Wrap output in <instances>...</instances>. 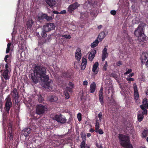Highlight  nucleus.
Returning a JSON list of instances; mask_svg holds the SVG:
<instances>
[{"mask_svg":"<svg viewBox=\"0 0 148 148\" xmlns=\"http://www.w3.org/2000/svg\"><path fill=\"white\" fill-rule=\"evenodd\" d=\"M47 68L45 67H42L40 65L35 66L33 73H31V77L33 82L37 83L39 78L42 81H46L49 80V77L47 75Z\"/></svg>","mask_w":148,"mask_h":148,"instance_id":"obj_1","label":"nucleus"},{"mask_svg":"<svg viewBox=\"0 0 148 148\" xmlns=\"http://www.w3.org/2000/svg\"><path fill=\"white\" fill-rule=\"evenodd\" d=\"M119 138L121 145L125 148H133L132 145L129 143L130 140L128 137L119 134Z\"/></svg>","mask_w":148,"mask_h":148,"instance_id":"obj_2","label":"nucleus"},{"mask_svg":"<svg viewBox=\"0 0 148 148\" xmlns=\"http://www.w3.org/2000/svg\"><path fill=\"white\" fill-rule=\"evenodd\" d=\"M144 25L143 23H141L135 30L134 34L136 37H140L143 34V28Z\"/></svg>","mask_w":148,"mask_h":148,"instance_id":"obj_3","label":"nucleus"},{"mask_svg":"<svg viewBox=\"0 0 148 148\" xmlns=\"http://www.w3.org/2000/svg\"><path fill=\"white\" fill-rule=\"evenodd\" d=\"M45 107L41 104L37 105L36 108V113L38 115L43 114L46 110Z\"/></svg>","mask_w":148,"mask_h":148,"instance_id":"obj_4","label":"nucleus"},{"mask_svg":"<svg viewBox=\"0 0 148 148\" xmlns=\"http://www.w3.org/2000/svg\"><path fill=\"white\" fill-rule=\"evenodd\" d=\"M54 119L61 124L65 123L67 121L65 117L61 114H56L54 117Z\"/></svg>","mask_w":148,"mask_h":148,"instance_id":"obj_5","label":"nucleus"},{"mask_svg":"<svg viewBox=\"0 0 148 148\" xmlns=\"http://www.w3.org/2000/svg\"><path fill=\"white\" fill-rule=\"evenodd\" d=\"M5 101L4 109L7 113L8 114L10 109L12 106L11 98L10 97H8L5 99Z\"/></svg>","mask_w":148,"mask_h":148,"instance_id":"obj_6","label":"nucleus"},{"mask_svg":"<svg viewBox=\"0 0 148 148\" xmlns=\"http://www.w3.org/2000/svg\"><path fill=\"white\" fill-rule=\"evenodd\" d=\"M55 26L54 23H48L44 25L43 27V30L47 32L50 31L51 30L54 29Z\"/></svg>","mask_w":148,"mask_h":148,"instance_id":"obj_7","label":"nucleus"},{"mask_svg":"<svg viewBox=\"0 0 148 148\" xmlns=\"http://www.w3.org/2000/svg\"><path fill=\"white\" fill-rule=\"evenodd\" d=\"M79 5L77 2H75L70 5L68 8V11L70 13H72L73 10L76 9L79 6Z\"/></svg>","mask_w":148,"mask_h":148,"instance_id":"obj_8","label":"nucleus"},{"mask_svg":"<svg viewBox=\"0 0 148 148\" xmlns=\"http://www.w3.org/2000/svg\"><path fill=\"white\" fill-rule=\"evenodd\" d=\"M81 49L79 48H77L75 53V57L77 60H79L81 59Z\"/></svg>","mask_w":148,"mask_h":148,"instance_id":"obj_9","label":"nucleus"},{"mask_svg":"<svg viewBox=\"0 0 148 148\" xmlns=\"http://www.w3.org/2000/svg\"><path fill=\"white\" fill-rule=\"evenodd\" d=\"M107 49L105 47L102 51V61H104L105 59L107 57L108 54L107 52Z\"/></svg>","mask_w":148,"mask_h":148,"instance_id":"obj_10","label":"nucleus"},{"mask_svg":"<svg viewBox=\"0 0 148 148\" xmlns=\"http://www.w3.org/2000/svg\"><path fill=\"white\" fill-rule=\"evenodd\" d=\"M43 82H45L44 86V87L48 89L52 87L51 84L53 82L52 80L49 79L47 81Z\"/></svg>","mask_w":148,"mask_h":148,"instance_id":"obj_11","label":"nucleus"},{"mask_svg":"<svg viewBox=\"0 0 148 148\" xmlns=\"http://www.w3.org/2000/svg\"><path fill=\"white\" fill-rule=\"evenodd\" d=\"M31 132V129L29 128H26L24 129L22 131V132L24 135L27 137L29 136V134Z\"/></svg>","mask_w":148,"mask_h":148,"instance_id":"obj_12","label":"nucleus"},{"mask_svg":"<svg viewBox=\"0 0 148 148\" xmlns=\"http://www.w3.org/2000/svg\"><path fill=\"white\" fill-rule=\"evenodd\" d=\"M11 95L14 99H17L18 98V94L17 90L16 88H14L11 93Z\"/></svg>","mask_w":148,"mask_h":148,"instance_id":"obj_13","label":"nucleus"},{"mask_svg":"<svg viewBox=\"0 0 148 148\" xmlns=\"http://www.w3.org/2000/svg\"><path fill=\"white\" fill-rule=\"evenodd\" d=\"M45 2L50 7L53 6L56 4V2L55 0H45Z\"/></svg>","mask_w":148,"mask_h":148,"instance_id":"obj_14","label":"nucleus"},{"mask_svg":"<svg viewBox=\"0 0 148 148\" xmlns=\"http://www.w3.org/2000/svg\"><path fill=\"white\" fill-rule=\"evenodd\" d=\"M82 63L81 65V69L82 70H84L87 64V60L86 58L83 57L82 59Z\"/></svg>","mask_w":148,"mask_h":148,"instance_id":"obj_15","label":"nucleus"},{"mask_svg":"<svg viewBox=\"0 0 148 148\" xmlns=\"http://www.w3.org/2000/svg\"><path fill=\"white\" fill-rule=\"evenodd\" d=\"M58 99L57 97L54 95L49 96L48 97V99L51 102L56 101Z\"/></svg>","mask_w":148,"mask_h":148,"instance_id":"obj_16","label":"nucleus"},{"mask_svg":"<svg viewBox=\"0 0 148 148\" xmlns=\"http://www.w3.org/2000/svg\"><path fill=\"white\" fill-rule=\"evenodd\" d=\"M99 65L98 62H96L94 64L92 67V71L96 74H97L98 72V70H96L98 67Z\"/></svg>","mask_w":148,"mask_h":148,"instance_id":"obj_17","label":"nucleus"},{"mask_svg":"<svg viewBox=\"0 0 148 148\" xmlns=\"http://www.w3.org/2000/svg\"><path fill=\"white\" fill-rule=\"evenodd\" d=\"M34 23V22L33 21L32 19H29L27 21L26 23L27 27L29 29L31 28L33 25Z\"/></svg>","mask_w":148,"mask_h":148,"instance_id":"obj_18","label":"nucleus"},{"mask_svg":"<svg viewBox=\"0 0 148 148\" xmlns=\"http://www.w3.org/2000/svg\"><path fill=\"white\" fill-rule=\"evenodd\" d=\"M9 71L7 70H5L2 74V76L5 80L8 79L10 78V76L8 75Z\"/></svg>","mask_w":148,"mask_h":148,"instance_id":"obj_19","label":"nucleus"},{"mask_svg":"<svg viewBox=\"0 0 148 148\" xmlns=\"http://www.w3.org/2000/svg\"><path fill=\"white\" fill-rule=\"evenodd\" d=\"M96 85L95 83L93 82L90 85V92L91 93H93L95 90Z\"/></svg>","mask_w":148,"mask_h":148,"instance_id":"obj_20","label":"nucleus"},{"mask_svg":"<svg viewBox=\"0 0 148 148\" xmlns=\"http://www.w3.org/2000/svg\"><path fill=\"white\" fill-rule=\"evenodd\" d=\"M9 130H10L8 132V136L10 140H11L13 139V136L12 135V127H9L8 128Z\"/></svg>","mask_w":148,"mask_h":148,"instance_id":"obj_21","label":"nucleus"},{"mask_svg":"<svg viewBox=\"0 0 148 148\" xmlns=\"http://www.w3.org/2000/svg\"><path fill=\"white\" fill-rule=\"evenodd\" d=\"M2 82L0 86V92H2L3 90V88L6 86V82H4L3 79L2 77Z\"/></svg>","mask_w":148,"mask_h":148,"instance_id":"obj_22","label":"nucleus"},{"mask_svg":"<svg viewBox=\"0 0 148 148\" xmlns=\"http://www.w3.org/2000/svg\"><path fill=\"white\" fill-rule=\"evenodd\" d=\"M46 16V14L41 13L38 16V18L39 20H43L45 19Z\"/></svg>","mask_w":148,"mask_h":148,"instance_id":"obj_23","label":"nucleus"},{"mask_svg":"<svg viewBox=\"0 0 148 148\" xmlns=\"http://www.w3.org/2000/svg\"><path fill=\"white\" fill-rule=\"evenodd\" d=\"M99 42L97 39H96L91 44V47L92 48H94L97 46Z\"/></svg>","mask_w":148,"mask_h":148,"instance_id":"obj_24","label":"nucleus"},{"mask_svg":"<svg viewBox=\"0 0 148 148\" xmlns=\"http://www.w3.org/2000/svg\"><path fill=\"white\" fill-rule=\"evenodd\" d=\"M147 38L143 34L140 37H138V39L142 41L147 40Z\"/></svg>","mask_w":148,"mask_h":148,"instance_id":"obj_25","label":"nucleus"},{"mask_svg":"<svg viewBox=\"0 0 148 148\" xmlns=\"http://www.w3.org/2000/svg\"><path fill=\"white\" fill-rule=\"evenodd\" d=\"M106 36V35L104 32H101L99 35L98 37L99 39L102 40Z\"/></svg>","mask_w":148,"mask_h":148,"instance_id":"obj_26","label":"nucleus"},{"mask_svg":"<svg viewBox=\"0 0 148 148\" xmlns=\"http://www.w3.org/2000/svg\"><path fill=\"white\" fill-rule=\"evenodd\" d=\"M148 131L147 130H145L143 131L142 133V137L143 138H145L148 136Z\"/></svg>","mask_w":148,"mask_h":148,"instance_id":"obj_27","label":"nucleus"},{"mask_svg":"<svg viewBox=\"0 0 148 148\" xmlns=\"http://www.w3.org/2000/svg\"><path fill=\"white\" fill-rule=\"evenodd\" d=\"M99 95V101L101 104L102 105H103L104 103V101H103V95Z\"/></svg>","mask_w":148,"mask_h":148,"instance_id":"obj_28","label":"nucleus"},{"mask_svg":"<svg viewBox=\"0 0 148 148\" xmlns=\"http://www.w3.org/2000/svg\"><path fill=\"white\" fill-rule=\"evenodd\" d=\"M80 135L82 139L83 140H86V135L84 132H81Z\"/></svg>","mask_w":148,"mask_h":148,"instance_id":"obj_29","label":"nucleus"},{"mask_svg":"<svg viewBox=\"0 0 148 148\" xmlns=\"http://www.w3.org/2000/svg\"><path fill=\"white\" fill-rule=\"evenodd\" d=\"M81 18L84 19L88 17L87 13H82L81 14Z\"/></svg>","mask_w":148,"mask_h":148,"instance_id":"obj_30","label":"nucleus"},{"mask_svg":"<svg viewBox=\"0 0 148 148\" xmlns=\"http://www.w3.org/2000/svg\"><path fill=\"white\" fill-rule=\"evenodd\" d=\"M144 117V116L142 114H138V121L139 122H141L143 120Z\"/></svg>","mask_w":148,"mask_h":148,"instance_id":"obj_31","label":"nucleus"},{"mask_svg":"<svg viewBox=\"0 0 148 148\" xmlns=\"http://www.w3.org/2000/svg\"><path fill=\"white\" fill-rule=\"evenodd\" d=\"M99 123L98 120H97L95 125V130H98L99 128Z\"/></svg>","mask_w":148,"mask_h":148,"instance_id":"obj_32","label":"nucleus"},{"mask_svg":"<svg viewBox=\"0 0 148 148\" xmlns=\"http://www.w3.org/2000/svg\"><path fill=\"white\" fill-rule=\"evenodd\" d=\"M134 99L136 100H137L139 96V94L138 92H134Z\"/></svg>","mask_w":148,"mask_h":148,"instance_id":"obj_33","label":"nucleus"},{"mask_svg":"<svg viewBox=\"0 0 148 148\" xmlns=\"http://www.w3.org/2000/svg\"><path fill=\"white\" fill-rule=\"evenodd\" d=\"M143 105L145 106L147 108H148V103L147 99H144L143 101Z\"/></svg>","mask_w":148,"mask_h":148,"instance_id":"obj_34","label":"nucleus"},{"mask_svg":"<svg viewBox=\"0 0 148 148\" xmlns=\"http://www.w3.org/2000/svg\"><path fill=\"white\" fill-rule=\"evenodd\" d=\"M64 95L65 96V98L66 99H68L70 97L69 94L67 91H64Z\"/></svg>","mask_w":148,"mask_h":148,"instance_id":"obj_35","label":"nucleus"},{"mask_svg":"<svg viewBox=\"0 0 148 148\" xmlns=\"http://www.w3.org/2000/svg\"><path fill=\"white\" fill-rule=\"evenodd\" d=\"M88 3L90 5H92V6L97 5V2L94 1V3H93V0H88Z\"/></svg>","mask_w":148,"mask_h":148,"instance_id":"obj_36","label":"nucleus"},{"mask_svg":"<svg viewBox=\"0 0 148 148\" xmlns=\"http://www.w3.org/2000/svg\"><path fill=\"white\" fill-rule=\"evenodd\" d=\"M10 64L8 63H6L5 65V70H8L9 71H10Z\"/></svg>","mask_w":148,"mask_h":148,"instance_id":"obj_37","label":"nucleus"},{"mask_svg":"<svg viewBox=\"0 0 148 148\" xmlns=\"http://www.w3.org/2000/svg\"><path fill=\"white\" fill-rule=\"evenodd\" d=\"M95 132L96 133H98L100 134H102L104 133L103 130L101 129H99L97 130H95Z\"/></svg>","mask_w":148,"mask_h":148,"instance_id":"obj_38","label":"nucleus"},{"mask_svg":"<svg viewBox=\"0 0 148 148\" xmlns=\"http://www.w3.org/2000/svg\"><path fill=\"white\" fill-rule=\"evenodd\" d=\"M86 140H83L80 144V148H84L85 147Z\"/></svg>","mask_w":148,"mask_h":148,"instance_id":"obj_39","label":"nucleus"},{"mask_svg":"<svg viewBox=\"0 0 148 148\" xmlns=\"http://www.w3.org/2000/svg\"><path fill=\"white\" fill-rule=\"evenodd\" d=\"M46 32H45L43 29L41 33V35L42 37L43 38H45L47 36V34Z\"/></svg>","mask_w":148,"mask_h":148,"instance_id":"obj_40","label":"nucleus"},{"mask_svg":"<svg viewBox=\"0 0 148 148\" xmlns=\"http://www.w3.org/2000/svg\"><path fill=\"white\" fill-rule=\"evenodd\" d=\"M53 19V18L51 16H49L46 14L45 19L47 21H51Z\"/></svg>","mask_w":148,"mask_h":148,"instance_id":"obj_41","label":"nucleus"},{"mask_svg":"<svg viewBox=\"0 0 148 148\" xmlns=\"http://www.w3.org/2000/svg\"><path fill=\"white\" fill-rule=\"evenodd\" d=\"M61 37L66 39H70L71 38V36L69 35L65 34L64 35H62Z\"/></svg>","mask_w":148,"mask_h":148,"instance_id":"obj_42","label":"nucleus"},{"mask_svg":"<svg viewBox=\"0 0 148 148\" xmlns=\"http://www.w3.org/2000/svg\"><path fill=\"white\" fill-rule=\"evenodd\" d=\"M95 56L90 53L88 56V59L90 61H92L95 57Z\"/></svg>","mask_w":148,"mask_h":148,"instance_id":"obj_43","label":"nucleus"},{"mask_svg":"<svg viewBox=\"0 0 148 148\" xmlns=\"http://www.w3.org/2000/svg\"><path fill=\"white\" fill-rule=\"evenodd\" d=\"M108 66L107 62V61L105 62V63L103 66V70L104 71H106L107 70V68Z\"/></svg>","mask_w":148,"mask_h":148,"instance_id":"obj_44","label":"nucleus"},{"mask_svg":"<svg viewBox=\"0 0 148 148\" xmlns=\"http://www.w3.org/2000/svg\"><path fill=\"white\" fill-rule=\"evenodd\" d=\"M62 76L64 77H68V73L66 72H64L62 74Z\"/></svg>","mask_w":148,"mask_h":148,"instance_id":"obj_45","label":"nucleus"},{"mask_svg":"<svg viewBox=\"0 0 148 148\" xmlns=\"http://www.w3.org/2000/svg\"><path fill=\"white\" fill-rule=\"evenodd\" d=\"M77 117L79 121H81L82 120L81 114V113H79L77 115Z\"/></svg>","mask_w":148,"mask_h":148,"instance_id":"obj_46","label":"nucleus"},{"mask_svg":"<svg viewBox=\"0 0 148 148\" xmlns=\"http://www.w3.org/2000/svg\"><path fill=\"white\" fill-rule=\"evenodd\" d=\"M65 91H67L68 92H73L72 88L69 87H66Z\"/></svg>","mask_w":148,"mask_h":148,"instance_id":"obj_47","label":"nucleus"},{"mask_svg":"<svg viewBox=\"0 0 148 148\" xmlns=\"http://www.w3.org/2000/svg\"><path fill=\"white\" fill-rule=\"evenodd\" d=\"M111 77L114 78L116 79L118 78V76L116 74L114 73H112L111 74Z\"/></svg>","mask_w":148,"mask_h":148,"instance_id":"obj_48","label":"nucleus"},{"mask_svg":"<svg viewBox=\"0 0 148 148\" xmlns=\"http://www.w3.org/2000/svg\"><path fill=\"white\" fill-rule=\"evenodd\" d=\"M102 113L101 112H100L98 115V116L99 119L100 121L102 119Z\"/></svg>","mask_w":148,"mask_h":148,"instance_id":"obj_49","label":"nucleus"},{"mask_svg":"<svg viewBox=\"0 0 148 148\" xmlns=\"http://www.w3.org/2000/svg\"><path fill=\"white\" fill-rule=\"evenodd\" d=\"M132 71V70L131 69H129L125 73H124L125 75H127L131 73Z\"/></svg>","mask_w":148,"mask_h":148,"instance_id":"obj_50","label":"nucleus"},{"mask_svg":"<svg viewBox=\"0 0 148 148\" xmlns=\"http://www.w3.org/2000/svg\"><path fill=\"white\" fill-rule=\"evenodd\" d=\"M96 53V51L95 50L92 49L90 53V54H92V55L95 56V54Z\"/></svg>","mask_w":148,"mask_h":148,"instance_id":"obj_51","label":"nucleus"},{"mask_svg":"<svg viewBox=\"0 0 148 148\" xmlns=\"http://www.w3.org/2000/svg\"><path fill=\"white\" fill-rule=\"evenodd\" d=\"M134 92H138L136 84H134Z\"/></svg>","mask_w":148,"mask_h":148,"instance_id":"obj_52","label":"nucleus"},{"mask_svg":"<svg viewBox=\"0 0 148 148\" xmlns=\"http://www.w3.org/2000/svg\"><path fill=\"white\" fill-rule=\"evenodd\" d=\"M126 80L128 82V83H129V82L130 81H133L134 80V79L132 78H128L127 77L126 78Z\"/></svg>","mask_w":148,"mask_h":148,"instance_id":"obj_53","label":"nucleus"},{"mask_svg":"<svg viewBox=\"0 0 148 148\" xmlns=\"http://www.w3.org/2000/svg\"><path fill=\"white\" fill-rule=\"evenodd\" d=\"M116 12L115 10H112L111 11L110 13L112 15H115L116 14Z\"/></svg>","mask_w":148,"mask_h":148,"instance_id":"obj_54","label":"nucleus"},{"mask_svg":"<svg viewBox=\"0 0 148 148\" xmlns=\"http://www.w3.org/2000/svg\"><path fill=\"white\" fill-rule=\"evenodd\" d=\"M103 88L102 87H101V88L100 89L99 93V95H103Z\"/></svg>","mask_w":148,"mask_h":148,"instance_id":"obj_55","label":"nucleus"},{"mask_svg":"<svg viewBox=\"0 0 148 148\" xmlns=\"http://www.w3.org/2000/svg\"><path fill=\"white\" fill-rule=\"evenodd\" d=\"M140 107L143 110L146 109H145V108H147L146 107L143 105H140Z\"/></svg>","mask_w":148,"mask_h":148,"instance_id":"obj_56","label":"nucleus"},{"mask_svg":"<svg viewBox=\"0 0 148 148\" xmlns=\"http://www.w3.org/2000/svg\"><path fill=\"white\" fill-rule=\"evenodd\" d=\"M66 13V11L65 10H63L61 11L60 12V14H65Z\"/></svg>","mask_w":148,"mask_h":148,"instance_id":"obj_57","label":"nucleus"},{"mask_svg":"<svg viewBox=\"0 0 148 148\" xmlns=\"http://www.w3.org/2000/svg\"><path fill=\"white\" fill-rule=\"evenodd\" d=\"M143 112H142V115H144L145 114H146L147 113V109H146L144 110H143Z\"/></svg>","mask_w":148,"mask_h":148,"instance_id":"obj_58","label":"nucleus"},{"mask_svg":"<svg viewBox=\"0 0 148 148\" xmlns=\"http://www.w3.org/2000/svg\"><path fill=\"white\" fill-rule=\"evenodd\" d=\"M10 48L9 47H7L6 48V53H8L10 51Z\"/></svg>","mask_w":148,"mask_h":148,"instance_id":"obj_59","label":"nucleus"},{"mask_svg":"<svg viewBox=\"0 0 148 148\" xmlns=\"http://www.w3.org/2000/svg\"><path fill=\"white\" fill-rule=\"evenodd\" d=\"M122 64L121 62L120 61H119L117 62V65L118 66H120V65H121Z\"/></svg>","mask_w":148,"mask_h":148,"instance_id":"obj_60","label":"nucleus"},{"mask_svg":"<svg viewBox=\"0 0 148 148\" xmlns=\"http://www.w3.org/2000/svg\"><path fill=\"white\" fill-rule=\"evenodd\" d=\"M68 85L69 86L72 87V88L73 87V84L72 82H69L68 84Z\"/></svg>","mask_w":148,"mask_h":148,"instance_id":"obj_61","label":"nucleus"},{"mask_svg":"<svg viewBox=\"0 0 148 148\" xmlns=\"http://www.w3.org/2000/svg\"><path fill=\"white\" fill-rule=\"evenodd\" d=\"M88 82L87 81H85L83 82V85L86 86L88 85Z\"/></svg>","mask_w":148,"mask_h":148,"instance_id":"obj_62","label":"nucleus"},{"mask_svg":"<svg viewBox=\"0 0 148 148\" xmlns=\"http://www.w3.org/2000/svg\"><path fill=\"white\" fill-rule=\"evenodd\" d=\"M89 131L91 133H92L95 131V130L92 128H90L89 130Z\"/></svg>","mask_w":148,"mask_h":148,"instance_id":"obj_63","label":"nucleus"},{"mask_svg":"<svg viewBox=\"0 0 148 148\" xmlns=\"http://www.w3.org/2000/svg\"><path fill=\"white\" fill-rule=\"evenodd\" d=\"M134 75V73H130L129 74V75L128 76L129 77H131L132 76H133Z\"/></svg>","mask_w":148,"mask_h":148,"instance_id":"obj_64","label":"nucleus"}]
</instances>
